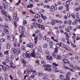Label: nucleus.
<instances>
[{
	"instance_id": "32",
	"label": "nucleus",
	"mask_w": 80,
	"mask_h": 80,
	"mask_svg": "<svg viewBox=\"0 0 80 80\" xmlns=\"http://www.w3.org/2000/svg\"><path fill=\"white\" fill-rule=\"evenodd\" d=\"M21 49L22 50H25L26 49L25 48V46H22L21 47Z\"/></svg>"
},
{
	"instance_id": "27",
	"label": "nucleus",
	"mask_w": 80,
	"mask_h": 80,
	"mask_svg": "<svg viewBox=\"0 0 80 80\" xmlns=\"http://www.w3.org/2000/svg\"><path fill=\"white\" fill-rule=\"evenodd\" d=\"M23 24L24 25H26V24H27V21H26V20H24L23 21Z\"/></svg>"
},
{
	"instance_id": "45",
	"label": "nucleus",
	"mask_w": 80,
	"mask_h": 80,
	"mask_svg": "<svg viewBox=\"0 0 80 80\" xmlns=\"http://www.w3.org/2000/svg\"><path fill=\"white\" fill-rule=\"evenodd\" d=\"M7 39L8 40H10V37L9 35H8L7 36Z\"/></svg>"
},
{
	"instance_id": "21",
	"label": "nucleus",
	"mask_w": 80,
	"mask_h": 80,
	"mask_svg": "<svg viewBox=\"0 0 80 80\" xmlns=\"http://www.w3.org/2000/svg\"><path fill=\"white\" fill-rule=\"evenodd\" d=\"M17 16H14L13 17V19H12V21L13 22H14V21H16V20H17Z\"/></svg>"
},
{
	"instance_id": "50",
	"label": "nucleus",
	"mask_w": 80,
	"mask_h": 80,
	"mask_svg": "<svg viewBox=\"0 0 80 80\" xmlns=\"http://www.w3.org/2000/svg\"><path fill=\"white\" fill-rule=\"evenodd\" d=\"M10 63L11 65L12 66L13 65V62H12V61H10Z\"/></svg>"
},
{
	"instance_id": "39",
	"label": "nucleus",
	"mask_w": 80,
	"mask_h": 80,
	"mask_svg": "<svg viewBox=\"0 0 80 80\" xmlns=\"http://www.w3.org/2000/svg\"><path fill=\"white\" fill-rule=\"evenodd\" d=\"M30 48H33V44H30Z\"/></svg>"
},
{
	"instance_id": "53",
	"label": "nucleus",
	"mask_w": 80,
	"mask_h": 80,
	"mask_svg": "<svg viewBox=\"0 0 80 80\" xmlns=\"http://www.w3.org/2000/svg\"><path fill=\"white\" fill-rule=\"evenodd\" d=\"M30 28H31L32 29H33V28H34V26H33V25H31Z\"/></svg>"
},
{
	"instance_id": "40",
	"label": "nucleus",
	"mask_w": 80,
	"mask_h": 80,
	"mask_svg": "<svg viewBox=\"0 0 80 80\" xmlns=\"http://www.w3.org/2000/svg\"><path fill=\"white\" fill-rule=\"evenodd\" d=\"M55 22H58V23H61V22H62V21H59L58 20H55Z\"/></svg>"
},
{
	"instance_id": "13",
	"label": "nucleus",
	"mask_w": 80,
	"mask_h": 80,
	"mask_svg": "<svg viewBox=\"0 0 80 80\" xmlns=\"http://www.w3.org/2000/svg\"><path fill=\"white\" fill-rule=\"evenodd\" d=\"M44 66L45 68H50V67H51V66L49 64L45 65Z\"/></svg>"
},
{
	"instance_id": "58",
	"label": "nucleus",
	"mask_w": 80,
	"mask_h": 80,
	"mask_svg": "<svg viewBox=\"0 0 80 80\" xmlns=\"http://www.w3.org/2000/svg\"><path fill=\"white\" fill-rule=\"evenodd\" d=\"M46 41H47V42H50V38H47L46 39Z\"/></svg>"
},
{
	"instance_id": "57",
	"label": "nucleus",
	"mask_w": 80,
	"mask_h": 80,
	"mask_svg": "<svg viewBox=\"0 0 80 80\" xmlns=\"http://www.w3.org/2000/svg\"><path fill=\"white\" fill-rule=\"evenodd\" d=\"M65 69H66V70H70V68L67 67H65Z\"/></svg>"
},
{
	"instance_id": "59",
	"label": "nucleus",
	"mask_w": 80,
	"mask_h": 80,
	"mask_svg": "<svg viewBox=\"0 0 80 80\" xmlns=\"http://www.w3.org/2000/svg\"><path fill=\"white\" fill-rule=\"evenodd\" d=\"M62 39L64 42H66V41L65 40V38H62Z\"/></svg>"
},
{
	"instance_id": "49",
	"label": "nucleus",
	"mask_w": 80,
	"mask_h": 80,
	"mask_svg": "<svg viewBox=\"0 0 80 80\" xmlns=\"http://www.w3.org/2000/svg\"><path fill=\"white\" fill-rule=\"evenodd\" d=\"M43 47L44 48H47V44H45L44 45Z\"/></svg>"
},
{
	"instance_id": "41",
	"label": "nucleus",
	"mask_w": 80,
	"mask_h": 80,
	"mask_svg": "<svg viewBox=\"0 0 80 80\" xmlns=\"http://www.w3.org/2000/svg\"><path fill=\"white\" fill-rule=\"evenodd\" d=\"M13 45L15 47H17V44L16 42H14L13 43Z\"/></svg>"
},
{
	"instance_id": "5",
	"label": "nucleus",
	"mask_w": 80,
	"mask_h": 80,
	"mask_svg": "<svg viewBox=\"0 0 80 80\" xmlns=\"http://www.w3.org/2000/svg\"><path fill=\"white\" fill-rule=\"evenodd\" d=\"M35 49L33 51L31 54V56H32V57H35Z\"/></svg>"
},
{
	"instance_id": "44",
	"label": "nucleus",
	"mask_w": 80,
	"mask_h": 80,
	"mask_svg": "<svg viewBox=\"0 0 80 80\" xmlns=\"http://www.w3.org/2000/svg\"><path fill=\"white\" fill-rule=\"evenodd\" d=\"M60 44H59V43L57 44L56 45V46L58 48H59V47H60Z\"/></svg>"
},
{
	"instance_id": "4",
	"label": "nucleus",
	"mask_w": 80,
	"mask_h": 80,
	"mask_svg": "<svg viewBox=\"0 0 80 80\" xmlns=\"http://www.w3.org/2000/svg\"><path fill=\"white\" fill-rule=\"evenodd\" d=\"M23 29L24 28H23V27H22V26H20L19 28V31L21 34H23L24 33Z\"/></svg>"
},
{
	"instance_id": "2",
	"label": "nucleus",
	"mask_w": 80,
	"mask_h": 80,
	"mask_svg": "<svg viewBox=\"0 0 80 80\" xmlns=\"http://www.w3.org/2000/svg\"><path fill=\"white\" fill-rule=\"evenodd\" d=\"M11 51H12L14 54L20 53V49L19 48H18L17 49L15 48H12L11 49Z\"/></svg>"
},
{
	"instance_id": "54",
	"label": "nucleus",
	"mask_w": 80,
	"mask_h": 80,
	"mask_svg": "<svg viewBox=\"0 0 80 80\" xmlns=\"http://www.w3.org/2000/svg\"><path fill=\"white\" fill-rule=\"evenodd\" d=\"M19 40L20 43H22V38H20Z\"/></svg>"
},
{
	"instance_id": "26",
	"label": "nucleus",
	"mask_w": 80,
	"mask_h": 80,
	"mask_svg": "<svg viewBox=\"0 0 80 80\" xmlns=\"http://www.w3.org/2000/svg\"><path fill=\"white\" fill-rule=\"evenodd\" d=\"M43 38V36H40L38 37V39L39 40H42Z\"/></svg>"
},
{
	"instance_id": "47",
	"label": "nucleus",
	"mask_w": 80,
	"mask_h": 80,
	"mask_svg": "<svg viewBox=\"0 0 80 80\" xmlns=\"http://www.w3.org/2000/svg\"><path fill=\"white\" fill-rule=\"evenodd\" d=\"M1 12H2V13H5V12L4 10H2Z\"/></svg>"
},
{
	"instance_id": "25",
	"label": "nucleus",
	"mask_w": 80,
	"mask_h": 80,
	"mask_svg": "<svg viewBox=\"0 0 80 80\" xmlns=\"http://www.w3.org/2000/svg\"><path fill=\"white\" fill-rule=\"evenodd\" d=\"M3 27L4 28H9V27H8V26L7 25H3Z\"/></svg>"
},
{
	"instance_id": "9",
	"label": "nucleus",
	"mask_w": 80,
	"mask_h": 80,
	"mask_svg": "<svg viewBox=\"0 0 80 80\" xmlns=\"http://www.w3.org/2000/svg\"><path fill=\"white\" fill-rule=\"evenodd\" d=\"M47 60H51L52 59V56L48 55L47 56Z\"/></svg>"
},
{
	"instance_id": "18",
	"label": "nucleus",
	"mask_w": 80,
	"mask_h": 80,
	"mask_svg": "<svg viewBox=\"0 0 80 80\" xmlns=\"http://www.w3.org/2000/svg\"><path fill=\"white\" fill-rule=\"evenodd\" d=\"M34 39L35 43H37V42L38 41V36H37V37L36 38H35Z\"/></svg>"
},
{
	"instance_id": "24",
	"label": "nucleus",
	"mask_w": 80,
	"mask_h": 80,
	"mask_svg": "<svg viewBox=\"0 0 80 80\" xmlns=\"http://www.w3.org/2000/svg\"><path fill=\"white\" fill-rule=\"evenodd\" d=\"M2 70H3L4 71V72H6V71H7V68H6V67L4 66Z\"/></svg>"
},
{
	"instance_id": "19",
	"label": "nucleus",
	"mask_w": 80,
	"mask_h": 80,
	"mask_svg": "<svg viewBox=\"0 0 80 80\" xmlns=\"http://www.w3.org/2000/svg\"><path fill=\"white\" fill-rule=\"evenodd\" d=\"M1 42L2 43H3V42H5V39L2 38L0 40Z\"/></svg>"
},
{
	"instance_id": "61",
	"label": "nucleus",
	"mask_w": 80,
	"mask_h": 80,
	"mask_svg": "<svg viewBox=\"0 0 80 80\" xmlns=\"http://www.w3.org/2000/svg\"><path fill=\"white\" fill-rule=\"evenodd\" d=\"M67 15L68 17H71V16L70 15V14L69 13H68Z\"/></svg>"
},
{
	"instance_id": "3",
	"label": "nucleus",
	"mask_w": 80,
	"mask_h": 80,
	"mask_svg": "<svg viewBox=\"0 0 80 80\" xmlns=\"http://www.w3.org/2000/svg\"><path fill=\"white\" fill-rule=\"evenodd\" d=\"M22 55L24 58H30V53L29 51H27L26 54L23 53Z\"/></svg>"
},
{
	"instance_id": "52",
	"label": "nucleus",
	"mask_w": 80,
	"mask_h": 80,
	"mask_svg": "<svg viewBox=\"0 0 80 80\" xmlns=\"http://www.w3.org/2000/svg\"><path fill=\"white\" fill-rule=\"evenodd\" d=\"M62 8L63 7L62 6H61L58 8V9L59 10H62Z\"/></svg>"
},
{
	"instance_id": "51",
	"label": "nucleus",
	"mask_w": 80,
	"mask_h": 80,
	"mask_svg": "<svg viewBox=\"0 0 80 80\" xmlns=\"http://www.w3.org/2000/svg\"><path fill=\"white\" fill-rule=\"evenodd\" d=\"M6 62L8 63V62H9V58H8V59H6Z\"/></svg>"
},
{
	"instance_id": "23",
	"label": "nucleus",
	"mask_w": 80,
	"mask_h": 80,
	"mask_svg": "<svg viewBox=\"0 0 80 80\" xmlns=\"http://www.w3.org/2000/svg\"><path fill=\"white\" fill-rule=\"evenodd\" d=\"M43 79L44 80H50V79L48 78L47 77H43Z\"/></svg>"
},
{
	"instance_id": "10",
	"label": "nucleus",
	"mask_w": 80,
	"mask_h": 80,
	"mask_svg": "<svg viewBox=\"0 0 80 80\" xmlns=\"http://www.w3.org/2000/svg\"><path fill=\"white\" fill-rule=\"evenodd\" d=\"M4 32L6 33V34H8L9 33V31L7 29H4Z\"/></svg>"
},
{
	"instance_id": "55",
	"label": "nucleus",
	"mask_w": 80,
	"mask_h": 80,
	"mask_svg": "<svg viewBox=\"0 0 80 80\" xmlns=\"http://www.w3.org/2000/svg\"><path fill=\"white\" fill-rule=\"evenodd\" d=\"M14 58V56L12 55L11 56V60H13Z\"/></svg>"
},
{
	"instance_id": "8",
	"label": "nucleus",
	"mask_w": 80,
	"mask_h": 80,
	"mask_svg": "<svg viewBox=\"0 0 80 80\" xmlns=\"http://www.w3.org/2000/svg\"><path fill=\"white\" fill-rule=\"evenodd\" d=\"M71 75H72L71 72H68L66 74V77H69L70 78Z\"/></svg>"
},
{
	"instance_id": "6",
	"label": "nucleus",
	"mask_w": 80,
	"mask_h": 80,
	"mask_svg": "<svg viewBox=\"0 0 80 80\" xmlns=\"http://www.w3.org/2000/svg\"><path fill=\"white\" fill-rule=\"evenodd\" d=\"M44 70L46 71H48V72H50L52 70V69L50 68H45Z\"/></svg>"
},
{
	"instance_id": "63",
	"label": "nucleus",
	"mask_w": 80,
	"mask_h": 80,
	"mask_svg": "<svg viewBox=\"0 0 80 80\" xmlns=\"http://www.w3.org/2000/svg\"><path fill=\"white\" fill-rule=\"evenodd\" d=\"M46 38H47V37H46V36H44L43 37V40H46Z\"/></svg>"
},
{
	"instance_id": "36",
	"label": "nucleus",
	"mask_w": 80,
	"mask_h": 80,
	"mask_svg": "<svg viewBox=\"0 0 80 80\" xmlns=\"http://www.w3.org/2000/svg\"><path fill=\"white\" fill-rule=\"evenodd\" d=\"M67 28L69 30H73L72 28L71 27L68 26V27Z\"/></svg>"
},
{
	"instance_id": "33",
	"label": "nucleus",
	"mask_w": 80,
	"mask_h": 80,
	"mask_svg": "<svg viewBox=\"0 0 80 80\" xmlns=\"http://www.w3.org/2000/svg\"><path fill=\"white\" fill-rule=\"evenodd\" d=\"M6 68L8 70H9L10 68L9 67V66H8V65H6Z\"/></svg>"
},
{
	"instance_id": "34",
	"label": "nucleus",
	"mask_w": 80,
	"mask_h": 80,
	"mask_svg": "<svg viewBox=\"0 0 80 80\" xmlns=\"http://www.w3.org/2000/svg\"><path fill=\"white\" fill-rule=\"evenodd\" d=\"M38 75L39 76V77H42L43 75V74H42V73H38Z\"/></svg>"
},
{
	"instance_id": "35",
	"label": "nucleus",
	"mask_w": 80,
	"mask_h": 80,
	"mask_svg": "<svg viewBox=\"0 0 80 80\" xmlns=\"http://www.w3.org/2000/svg\"><path fill=\"white\" fill-rule=\"evenodd\" d=\"M54 52L56 53H57L58 52V49H57V48H55Z\"/></svg>"
},
{
	"instance_id": "38",
	"label": "nucleus",
	"mask_w": 80,
	"mask_h": 80,
	"mask_svg": "<svg viewBox=\"0 0 80 80\" xmlns=\"http://www.w3.org/2000/svg\"><path fill=\"white\" fill-rule=\"evenodd\" d=\"M4 54L5 55H8V51H5Z\"/></svg>"
},
{
	"instance_id": "56",
	"label": "nucleus",
	"mask_w": 80,
	"mask_h": 80,
	"mask_svg": "<svg viewBox=\"0 0 80 80\" xmlns=\"http://www.w3.org/2000/svg\"><path fill=\"white\" fill-rule=\"evenodd\" d=\"M38 22H39L40 23H41L42 22V20L41 19H39L38 20Z\"/></svg>"
},
{
	"instance_id": "11",
	"label": "nucleus",
	"mask_w": 80,
	"mask_h": 80,
	"mask_svg": "<svg viewBox=\"0 0 80 80\" xmlns=\"http://www.w3.org/2000/svg\"><path fill=\"white\" fill-rule=\"evenodd\" d=\"M35 17L36 18H40V16L38 14H36L35 15Z\"/></svg>"
},
{
	"instance_id": "14",
	"label": "nucleus",
	"mask_w": 80,
	"mask_h": 80,
	"mask_svg": "<svg viewBox=\"0 0 80 80\" xmlns=\"http://www.w3.org/2000/svg\"><path fill=\"white\" fill-rule=\"evenodd\" d=\"M62 60L63 61V62H64V63H67V62H68V60H67V59L65 58L63 59Z\"/></svg>"
},
{
	"instance_id": "30",
	"label": "nucleus",
	"mask_w": 80,
	"mask_h": 80,
	"mask_svg": "<svg viewBox=\"0 0 80 80\" xmlns=\"http://www.w3.org/2000/svg\"><path fill=\"white\" fill-rule=\"evenodd\" d=\"M29 3L31 5H32L33 3V1L32 0H30V1H29Z\"/></svg>"
},
{
	"instance_id": "64",
	"label": "nucleus",
	"mask_w": 80,
	"mask_h": 80,
	"mask_svg": "<svg viewBox=\"0 0 80 80\" xmlns=\"http://www.w3.org/2000/svg\"><path fill=\"white\" fill-rule=\"evenodd\" d=\"M28 80H31V79H32V78L29 76L28 77Z\"/></svg>"
},
{
	"instance_id": "12",
	"label": "nucleus",
	"mask_w": 80,
	"mask_h": 80,
	"mask_svg": "<svg viewBox=\"0 0 80 80\" xmlns=\"http://www.w3.org/2000/svg\"><path fill=\"white\" fill-rule=\"evenodd\" d=\"M6 46L7 49H9V48H10V45L9 43H7L6 44Z\"/></svg>"
},
{
	"instance_id": "62",
	"label": "nucleus",
	"mask_w": 80,
	"mask_h": 80,
	"mask_svg": "<svg viewBox=\"0 0 80 80\" xmlns=\"http://www.w3.org/2000/svg\"><path fill=\"white\" fill-rule=\"evenodd\" d=\"M39 32H40V31L38 30H37L35 31V33H39Z\"/></svg>"
},
{
	"instance_id": "7",
	"label": "nucleus",
	"mask_w": 80,
	"mask_h": 80,
	"mask_svg": "<svg viewBox=\"0 0 80 80\" xmlns=\"http://www.w3.org/2000/svg\"><path fill=\"white\" fill-rule=\"evenodd\" d=\"M52 65H53L54 67H53V68H55V69H57V68L56 67H58V64L56 63H52ZM55 66L56 67H55Z\"/></svg>"
},
{
	"instance_id": "48",
	"label": "nucleus",
	"mask_w": 80,
	"mask_h": 80,
	"mask_svg": "<svg viewBox=\"0 0 80 80\" xmlns=\"http://www.w3.org/2000/svg\"><path fill=\"white\" fill-rule=\"evenodd\" d=\"M66 4H67V5H69V4H70V1H67L66 2Z\"/></svg>"
},
{
	"instance_id": "16",
	"label": "nucleus",
	"mask_w": 80,
	"mask_h": 80,
	"mask_svg": "<svg viewBox=\"0 0 80 80\" xmlns=\"http://www.w3.org/2000/svg\"><path fill=\"white\" fill-rule=\"evenodd\" d=\"M56 16L57 17H59V18H62V15L61 14H56Z\"/></svg>"
},
{
	"instance_id": "46",
	"label": "nucleus",
	"mask_w": 80,
	"mask_h": 80,
	"mask_svg": "<svg viewBox=\"0 0 80 80\" xmlns=\"http://www.w3.org/2000/svg\"><path fill=\"white\" fill-rule=\"evenodd\" d=\"M29 11H30V13H32V14H35V12H33V11H32V10H30Z\"/></svg>"
},
{
	"instance_id": "17",
	"label": "nucleus",
	"mask_w": 80,
	"mask_h": 80,
	"mask_svg": "<svg viewBox=\"0 0 80 80\" xmlns=\"http://www.w3.org/2000/svg\"><path fill=\"white\" fill-rule=\"evenodd\" d=\"M21 2V0H19V1H18V2L16 3V5L17 7V6H18L20 4V2Z\"/></svg>"
},
{
	"instance_id": "20",
	"label": "nucleus",
	"mask_w": 80,
	"mask_h": 80,
	"mask_svg": "<svg viewBox=\"0 0 80 80\" xmlns=\"http://www.w3.org/2000/svg\"><path fill=\"white\" fill-rule=\"evenodd\" d=\"M55 52H53L52 53V55L53 57H56V54H55Z\"/></svg>"
},
{
	"instance_id": "37",
	"label": "nucleus",
	"mask_w": 80,
	"mask_h": 80,
	"mask_svg": "<svg viewBox=\"0 0 80 80\" xmlns=\"http://www.w3.org/2000/svg\"><path fill=\"white\" fill-rule=\"evenodd\" d=\"M4 66H3L2 65H0V68L2 70L3 69V68Z\"/></svg>"
},
{
	"instance_id": "60",
	"label": "nucleus",
	"mask_w": 80,
	"mask_h": 80,
	"mask_svg": "<svg viewBox=\"0 0 80 80\" xmlns=\"http://www.w3.org/2000/svg\"><path fill=\"white\" fill-rule=\"evenodd\" d=\"M32 21H33V22H37V20H36V19L35 18L32 19Z\"/></svg>"
},
{
	"instance_id": "29",
	"label": "nucleus",
	"mask_w": 80,
	"mask_h": 80,
	"mask_svg": "<svg viewBox=\"0 0 80 80\" xmlns=\"http://www.w3.org/2000/svg\"><path fill=\"white\" fill-rule=\"evenodd\" d=\"M3 8H5V9H6V8H8V5H6L5 4H4L3 6Z\"/></svg>"
},
{
	"instance_id": "15",
	"label": "nucleus",
	"mask_w": 80,
	"mask_h": 80,
	"mask_svg": "<svg viewBox=\"0 0 80 80\" xmlns=\"http://www.w3.org/2000/svg\"><path fill=\"white\" fill-rule=\"evenodd\" d=\"M38 6L40 7V6H43L44 5V4L42 2L41 3H38L37 4Z\"/></svg>"
},
{
	"instance_id": "31",
	"label": "nucleus",
	"mask_w": 80,
	"mask_h": 80,
	"mask_svg": "<svg viewBox=\"0 0 80 80\" xmlns=\"http://www.w3.org/2000/svg\"><path fill=\"white\" fill-rule=\"evenodd\" d=\"M66 78H65L63 80H70V78L67 76H66Z\"/></svg>"
},
{
	"instance_id": "43",
	"label": "nucleus",
	"mask_w": 80,
	"mask_h": 80,
	"mask_svg": "<svg viewBox=\"0 0 80 80\" xmlns=\"http://www.w3.org/2000/svg\"><path fill=\"white\" fill-rule=\"evenodd\" d=\"M71 16L72 17V18H75V15H73V14H71Z\"/></svg>"
},
{
	"instance_id": "1",
	"label": "nucleus",
	"mask_w": 80,
	"mask_h": 80,
	"mask_svg": "<svg viewBox=\"0 0 80 80\" xmlns=\"http://www.w3.org/2000/svg\"><path fill=\"white\" fill-rule=\"evenodd\" d=\"M26 70L27 71V72L28 73V74H29V73H31L32 72H33L32 75H35L37 74L36 71H33L32 70V69L30 68H27L26 69Z\"/></svg>"
},
{
	"instance_id": "22",
	"label": "nucleus",
	"mask_w": 80,
	"mask_h": 80,
	"mask_svg": "<svg viewBox=\"0 0 80 80\" xmlns=\"http://www.w3.org/2000/svg\"><path fill=\"white\" fill-rule=\"evenodd\" d=\"M33 7V5L32 4L28 5V6L27 8H32V7Z\"/></svg>"
},
{
	"instance_id": "28",
	"label": "nucleus",
	"mask_w": 80,
	"mask_h": 80,
	"mask_svg": "<svg viewBox=\"0 0 80 80\" xmlns=\"http://www.w3.org/2000/svg\"><path fill=\"white\" fill-rule=\"evenodd\" d=\"M64 78V76L62 75H60V78L61 79V80H63V78Z\"/></svg>"
},
{
	"instance_id": "42",
	"label": "nucleus",
	"mask_w": 80,
	"mask_h": 80,
	"mask_svg": "<svg viewBox=\"0 0 80 80\" xmlns=\"http://www.w3.org/2000/svg\"><path fill=\"white\" fill-rule=\"evenodd\" d=\"M51 22L52 25H55V22H54V21H52Z\"/></svg>"
}]
</instances>
